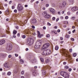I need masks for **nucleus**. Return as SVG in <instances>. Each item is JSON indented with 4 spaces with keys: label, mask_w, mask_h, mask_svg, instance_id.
<instances>
[{
    "label": "nucleus",
    "mask_w": 78,
    "mask_h": 78,
    "mask_svg": "<svg viewBox=\"0 0 78 78\" xmlns=\"http://www.w3.org/2000/svg\"><path fill=\"white\" fill-rule=\"evenodd\" d=\"M51 51L50 49H45L43 51V53H42V55L45 56L46 55H50L51 54Z\"/></svg>",
    "instance_id": "1"
},
{
    "label": "nucleus",
    "mask_w": 78,
    "mask_h": 78,
    "mask_svg": "<svg viewBox=\"0 0 78 78\" xmlns=\"http://www.w3.org/2000/svg\"><path fill=\"white\" fill-rule=\"evenodd\" d=\"M60 75L65 78H69V75L66 72L62 71L60 72Z\"/></svg>",
    "instance_id": "2"
},
{
    "label": "nucleus",
    "mask_w": 78,
    "mask_h": 78,
    "mask_svg": "<svg viewBox=\"0 0 78 78\" xmlns=\"http://www.w3.org/2000/svg\"><path fill=\"white\" fill-rule=\"evenodd\" d=\"M27 44L28 45H31L34 43V39L31 38H29L27 40Z\"/></svg>",
    "instance_id": "3"
},
{
    "label": "nucleus",
    "mask_w": 78,
    "mask_h": 78,
    "mask_svg": "<svg viewBox=\"0 0 78 78\" xmlns=\"http://www.w3.org/2000/svg\"><path fill=\"white\" fill-rule=\"evenodd\" d=\"M41 43L42 42L41 41H37L35 45V48H39L41 45Z\"/></svg>",
    "instance_id": "4"
},
{
    "label": "nucleus",
    "mask_w": 78,
    "mask_h": 78,
    "mask_svg": "<svg viewBox=\"0 0 78 78\" xmlns=\"http://www.w3.org/2000/svg\"><path fill=\"white\" fill-rule=\"evenodd\" d=\"M17 9L19 11H22L23 9V7L22 5L20 3H19L17 7Z\"/></svg>",
    "instance_id": "5"
},
{
    "label": "nucleus",
    "mask_w": 78,
    "mask_h": 78,
    "mask_svg": "<svg viewBox=\"0 0 78 78\" xmlns=\"http://www.w3.org/2000/svg\"><path fill=\"white\" fill-rule=\"evenodd\" d=\"M50 46V44L49 43H46L44 44L43 45V47L41 48V50H44V49H45V48H48V47Z\"/></svg>",
    "instance_id": "6"
},
{
    "label": "nucleus",
    "mask_w": 78,
    "mask_h": 78,
    "mask_svg": "<svg viewBox=\"0 0 78 78\" xmlns=\"http://www.w3.org/2000/svg\"><path fill=\"white\" fill-rule=\"evenodd\" d=\"M12 49V46L11 44L8 45L7 47V49L8 50H11Z\"/></svg>",
    "instance_id": "7"
},
{
    "label": "nucleus",
    "mask_w": 78,
    "mask_h": 78,
    "mask_svg": "<svg viewBox=\"0 0 78 78\" xmlns=\"http://www.w3.org/2000/svg\"><path fill=\"white\" fill-rule=\"evenodd\" d=\"M4 67L5 68H7V69H10V65H9L8 63H5L4 65Z\"/></svg>",
    "instance_id": "8"
},
{
    "label": "nucleus",
    "mask_w": 78,
    "mask_h": 78,
    "mask_svg": "<svg viewBox=\"0 0 78 78\" xmlns=\"http://www.w3.org/2000/svg\"><path fill=\"white\" fill-rule=\"evenodd\" d=\"M36 20L35 19H33L31 20L30 22L32 24L34 25V24H36Z\"/></svg>",
    "instance_id": "9"
},
{
    "label": "nucleus",
    "mask_w": 78,
    "mask_h": 78,
    "mask_svg": "<svg viewBox=\"0 0 78 78\" xmlns=\"http://www.w3.org/2000/svg\"><path fill=\"white\" fill-rule=\"evenodd\" d=\"M50 12H51L53 14H55V10L53 9H49Z\"/></svg>",
    "instance_id": "10"
},
{
    "label": "nucleus",
    "mask_w": 78,
    "mask_h": 78,
    "mask_svg": "<svg viewBox=\"0 0 78 78\" xmlns=\"http://www.w3.org/2000/svg\"><path fill=\"white\" fill-rule=\"evenodd\" d=\"M78 10V8L77 7H73L71 9V10L73 11H76Z\"/></svg>",
    "instance_id": "11"
},
{
    "label": "nucleus",
    "mask_w": 78,
    "mask_h": 78,
    "mask_svg": "<svg viewBox=\"0 0 78 78\" xmlns=\"http://www.w3.org/2000/svg\"><path fill=\"white\" fill-rule=\"evenodd\" d=\"M6 42L5 40H2L1 41H0V45H2L3 44H4Z\"/></svg>",
    "instance_id": "12"
},
{
    "label": "nucleus",
    "mask_w": 78,
    "mask_h": 78,
    "mask_svg": "<svg viewBox=\"0 0 78 78\" xmlns=\"http://www.w3.org/2000/svg\"><path fill=\"white\" fill-rule=\"evenodd\" d=\"M50 15L47 14L44 15V17L46 19H48L50 18Z\"/></svg>",
    "instance_id": "13"
},
{
    "label": "nucleus",
    "mask_w": 78,
    "mask_h": 78,
    "mask_svg": "<svg viewBox=\"0 0 78 78\" xmlns=\"http://www.w3.org/2000/svg\"><path fill=\"white\" fill-rule=\"evenodd\" d=\"M37 33L38 34L37 37H42V36H43V34H41V33H40V32L39 31H37Z\"/></svg>",
    "instance_id": "14"
},
{
    "label": "nucleus",
    "mask_w": 78,
    "mask_h": 78,
    "mask_svg": "<svg viewBox=\"0 0 78 78\" xmlns=\"http://www.w3.org/2000/svg\"><path fill=\"white\" fill-rule=\"evenodd\" d=\"M41 72H42V74L43 75H45L46 74V72L45 70V69H43L41 71Z\"/></svg>",
    "instance_id": "15"
},
{
    "label": "nucleus",
    "mask_w": 78,
    "mask_h": 78,
    "mask_svg": "<svg viewBox=\"0 0 78 78\" xmlns=\"http://www.w3.org/2000/svg\"><path fill=\"white\" fill-rule=\"evenodd\" d=\"M66 2L65 1H63L62 2V7H65V5H66Z\"/></svg>",
    "instance_id": "16"
},
{
    "label": "nucleus",
    "mask_w": 78,
    "mask_h": 78,
    "mask_svg": "<svg viewBox=\"0 0 78 78\" xmlns=\"http://www.w3.org/2000/svg\"><path fill=\"white\" fill-rule=\"evenodd\" d=\"M62 53L63 54H65V53H66V50L65 49H62Z\"/></svg>",
    "instance_id": "17"
},
{
    "label": "nucleus",
    "mask_w": 78,
    "mask_h": 78,
    "mask_svg": "<svg viewBox=\"0 0 78 78\" xmlns=\"http://www.w3.org/2000/svg\"><path fill=\"white\" fill-rule=\"evenodd\" d=\"M5 13L6 14L8 15L9 14V9L8 8L7 10L5 11Z\"/></svg>",
    "instance_id": "18"
},
{
    "label": "nucleus",
    "mask_w": 78,
    "mask_h": 78,
    "mask_svg": "<svg viewBox=\"0 0 78 78\" xmlns=\"http://www.w3.org/2000/svg\"><path fill=\"white\" fill-rule=\"evenodd\" d=\"M16 33H17V31L15 30H13V35H15V34H16Z\"/></svg>",
    "instance_id": "19"
},
{
    "label": "nucleus",
    "mask_w": 78,
    "mask_h": 78,
    "mask_svg": "<svg viewBox=\"0 0 78 78\" xmlns=\"http://www.w3.org/2000/svg\"><path fill=\"white\" fill-rule=\"evenodd\" d=\"M69 3H73L74 2V0H69Z\"/></svg>",
    "instance_id": "20"
},
{
    "label": "nucleus",
    "mask_w": 78,
    "mask_h": 78,
    "mask_svg": "<svg viewBox=\"0 0 78 78\" xmlns=\"http://www.w3.org/2000/svg\"><path fill=\"white\" fill-rule=\"evenodd\" d=\"M20 62L21 64H23V62H24L23 60L22 59H20Z\"/></svg>",
    "instance_id": "21"
},
{
    "label": "nucleus",
    "mask_w": 78,
    "mask_h": 78,
    "mask_svg": "<svg viewBox=\"0 0 78 78\" xmlns=\"http://www.w3.org/2000/svg\"><path fill=\"white\" fill-rule=\"evenodd\" d=\"M40 60L42 62H44V59L43 58H40Z\"/></svg>",
    "instance_id": "22"
},
{
    "label": "nucleus",
    "mask_w": 78,
    "mask_h": 78,
    "mask_svg": "<svg viewBox=\"0 0 78 78\" xmlns=\"http://www.w3.org/2000/svg\"><path fill=\"white\" fill-rule=\"evenodd\" d=\"M49 62L50 60H49V59H47L45 61V62L46 63H48V62Z\"/></svg>",
    "instance_id": "23"
},
{
    "label": "nucleus",
    "mask_w": 78,
    "mask_h": 78,
    "mask_svg": "<svg viewBox=\"0 0 78 78\" xmlns=\"http://www.w3.org/2000/svg\"><path fill=\"white\" fill-rule=\"evenodd\" d=\"M11 72H8L7 74V75H8L9 76V75H11Z\"/></svg>",
    "instance_id": "24"
},
{
    "label": "nucleus",
    "mask_w": 78,
    "mask_h": 78,
    "mask_svg": "<svg viewBox=\"0 0 78 78\" xmlns=\"http://www.w3.org/2000/svg\"><path fill=\"white\" fill-rule=\"evenodd\" d=\"M65 69H69V67L67 66H65Z\"/></svg>",
    "instance_id": "25"
},
{
    "label": "nucleus",
    "mask_w": 78,
    "mask_h": 78,
    "mask_svg": "<svg viewBox=\"0 0 78 78\" xmlns=\"http://www.w3.org/2000/svg\"><path fill=\"white\" fill-rule=\"evenodd\" d=\"M58 49H59V47L58 46H56L55 48V50H58Z\"/></svg>",
    "instance_id": "26"
},
{
    "label": "nucleus",
    "mask_w": 78,
    "mask_h": 78,
    "mask_svg": "<svg viewBox=\"0 0 78 78\" xmlns=\"http://www.w3.org/2000/svg\"><path fill=\"white\" fill-rule=\"evenodd\" d=\"M43 13H44V16L45 15H46V14H48L47 11H44L43 12Z\"/></svg>",
    "instance_id": "27"
},
{
    "label": "nucleus",
    "mask_w": 78,
    "mask_h": 78,
    "mask_svg": "<svg viewBox=\"0 0 78 78\" xmlns=\"http://www.w3.org/2000/svg\"><path fill=\"white\" fill-rule=\"evenodd\" d=\"M71 19L72 20H75V16L72 17L71 18Z\"/></svg>",
    "instance_id": "28"
},
{
    "label": "nucleus",
    "mask_w": 78,
    "mask_h": 78,
    "mask_svg": "<svg viewBox=\"0 0 78 78\" xmlns=\"http://www.w3.org/2000/svg\"><path fill=\"white\" fill-rule=\"evenodd\" d=\"M73 57H75L76 56V53H74L73 54Z\"/></svg>",
    "instance_id": "29"
},
{
    "label": "nucleus",
    "mask_w": 78,
    "mask_h": 78,
    "mask_svg": "<svg viewBox=\"0 0 78 78\" xmlns=\"http://www.w3.org/2000/svg\"><path fill=\"white\" fill-rule=\"evenodd\" d=\"M18 72V71L17 69H14V73H17Z\"/></svg>",
    "instance_id": "30"
},
{
    "label": "nucleus",
    "mask_w": 78,
    "mask_h": 78,
    "mask_svg": "<svg viewBox=\"0 0 78 78\" xmlns=\"http://www.w3.org/2000/svg\"><path fill=\"white\" fill-rule=\"evenodd\" d=\"M46 37H50V34H48L46 35Z\"/></svg>",
    "instance_id": "31"
},
{
    "label": "nucleus",
    "mask_w": 78,
    "mask_h": 78,
    "mask_svg": "<svg viewBox=\"0 0 78 78\" xmlns=\"http://www.w3.org/2000/svg\"><path fill=\"white\" fill-rule=\"evenodd\" d=\"M66 37L67 38H69V37H70V36L69 35H66Z\"/></svg>",
    "instance_id": "32"
},
{
    "label": "nucleus",
    "mask_w": 78,
    "mask_h": 78,
    "mask_svg": "<svg viewBox=\"0 0 78 78\" xmlns=\"http://www.w3.org/2000/svg\"><path fill=\"white\" fill-rule=\"evenodd\" d=\"M70 40H71V41H75V39H74V38H70Z\"/></svg>",
    "instance_id": "33"
},
{
    "label": "nucleus",
    "mask_w": 78,
    "mask_h": 78,
    "mask_svg": "<svg viewBox=\"0 0 78 78\" xmlns=\"http://www.w3.org/2000/svg\"><path fill=\"white\" fill-rule=\"evenodd\" d=\"M26 37V36L25 35H23L22 36V38L23 39H25Z\"/></svg>",
    "instance_id": "34"
},
{
    "label": "nucleus",
    "mask_w": 78,
    "mask_h": 78,
    "mask_svg": "<svg viewBox=\"0 0 78 78\" xmlns=\"http://www.w3.org/2000/svg\"><path fill=\"white\" fill-rule=\"evenodd\" d=\"M52 33H54L55 34H57V32L56 31H53L52 32Z\"/></svg>",
    "instance_id": "35"
},
{
    "label": "nucleus",
    "mask_w": 78,
    "mask_h": 78,
    "mask_svg": "<svg viewBox=\"0 0 78 78\" xmlns=\"http://www.w3.org/2000/svg\"><path fill=\"white\" fill-rule=\"evenodd\" d=\"M19 23L20 24V25H22V24H23V23H22V22L19 21Z\"/></svg>",
    "instance_id": "36"
},
{
    "label": "nucleus",
    "mask_w": 78,
    "mask_h": 78,
    "mask_svg": "<svg viewBox=\"0 0 78 78\" xmlns=\"http://www.w3.org/2000/svg\"><path fill=\"white\" fill-rule=\"evenodd\" d=\"M67 14H68V16H69V15H70V12L69 11V12H68Z\"/></svg>",
    "instance_id": "37"
},
{
    "label": "nucleus",
    "mask_w": 78,
    "mask_h": 78,
    "mask_svg": "<svg viewBox=\"0 0 78 78\" xmlns=\"http://www.w3.org/2000/svg\"><path fill=\"white\" fill-rule=\"evenodd\" d=\"M21 74L22 75H23L24 74V71H22L21 73Z\"/></svg>",
    "instance_id": "38"
},
{
    "label": "nucleus",
    "mask_w": 78,
    "mask_h": 78,
    "mask_svg": "<svg viewBox=\"0 0 78 78\" xmlns=\"http://www.w3.org/2000/svg\"><path fill=\"white\" fill-rule=\"evenodd\" d=\"M47 25H48V26H51V24L48 22V23Z\"/></svg>",
    "instance_id": "39"
},
{
    "label": "nucleus",
    "mask_w": 78,
    "mask_h": 78,
    "mask_svg": "<svg viewBox=\"0 0 78 78\" xmlns=\"http://www.w3.org/2000/svg\"><path fill=\"white\" fill-rule=\"evenodd\" d=\"M17 36H18V37H20V33H18L17 34Z\"/></svg>",
    "instance_id": "40"
},
{
    "label": "nucleus",
    "mask_w": 78,
    "mask_h": 78,
    "mask_svg": "<svg viewBox=\"0 0 78 78\" xmlns=\"http://www.w3.org/2000/svg\"><path fill=\"white\" fill-rule=\"evenodd\" d=\"M15 56L16 57H17V56H19V55L17 54H15Z\"/></svg>",
    "instance_id": "41"
},
{
    "label": "nucleus",
    "mask_w": 78,
    "mask_h": 78,
    "mask_svg": "<svg viewBox=\"0 0 78 78\" xmlns=\"http://www.w3.org/2000/svg\"><path fill=\"white\" fill-rule=\"evenodd\" d=\"M72 49L71 48L69 49V52H72Z\"/></svg>",
    "instance_id": "42"
},
{
    "label": "nucleus",
    "mask_w": 78,
    "mask_h": 78,
    "mask_svg": "<svg viewBox=\"0 0 78 78\" xmlns=\"http://www.w3.org/2000/svg\"><path fill=\"white\" fill-rule=\"evenodd\" d=\"M69 72H71L72 71V69L70 68L69 69Z\"/></svg>",
    "instance_id": "43"
},
{
    "label": "nucleus",
    "mask_w": 78,
    "mask_h": 78,
    "mask_svg": "<svg viewBox=\"0 0 78 78\" xmlns=\"http://www.w3.org/2000/svg\"><path fill=\"white\" fill-rule=\"evenodd\" d=\"M68 18H69V16H66L65 17L66 19H68Z\"/></svg>",
    "instance_id": "44"
},
{
    "label": "nucleus",
    "mask_w": 78,
    "mask_h": 78,
    "mask_svg": "<svg viewBox=\"0 0 78 78\" xmlns=\"http://www.w3.org/2000/svg\"><path fill=\"white\" fill-rule=\"evenodd\" d=\"M32 28H33V29H34V28H35V27H34V26H32Z\"/></svg>",
    "instance_id": "45"
},
{
    "label": "nucleus",
    "mask_w": 78,
    "mask_h": 78,
    "mask_svg": "<svg viewBox=\"0 0 78 78\" xmlns=\"http://www.w3.org/2000/svg\"><path fill=\"white\" fill-rule=\"evenodd\" d=\"M35 74H36V73H33V75L34 76H35L36 75Z\"/></svg>",
    "instance_id": "46"
},
{
    "label": "nucleus",
    "mask_w": 78,
    "mask_h": 78,
    "mask_svg": "<svg viewBox=\"0 0 78 78\" xmlns=\"http://www.w3.org/2000/svg\"><path fill=\"white\" fill-rule=\"evenodd\" d=\"M12 55H9L8 56L9 58H11Z\"/></svg>",
    "instance_id": "47"
},
{
    "label": "nucleus",
    "mask_w": 78,
    "mask_h": 78,
    "mask_svg": "<svg viewBox=\"0 0 78 78\" xmlns=\"http://www.w3.org/2000/svg\"><path fill=\"white\" fill-rule=\"evenodd\" d=\"M43 30H45L46 29V27H43Z\"/></svg>",
    "instance_id": "48"
},
{
    "label": "nucleus",
    "mask_w": 78,
    "mask_h": 78,
    "mask_svg": "<svg viewBox=\"0 0 78 78\" xmlns=\"http://www.w3.org/2000/svg\"><path fill=\"white\" fill-rule=\"evenodd\" d=\"M55 17H53L52 18V20H55Z\"/></svg>",
    "instance_id": "49"
},
{
    "label": "nucleus",
    "mask_w": 78,
    "mask_h": 78,
    "mask_svg": "<svg viewBox=\"0 0 78 78\" xmlns=\"http://www.w3.org/2000/svg\"><path fill=\"white\" fill-rule=\"evenodd\" d=\"M1 56H4L5 54H1Z\"/></svg>",
    "instance_id": "50"
},
{
    "label": "nucleus",
    "mask_w": 78,
    "mask_h": 78,
    "mask_svg": "<svg viewBox=\"0 0 78 78\" xmlns=\"http://www.w3.org/2000/svg\"><path fill=\"white\" fill-rule=\"evenodd\" d=\"M14 12H15L16 13L17 12V10H14Z\"/></svg>",
    "instance_id": "51"
},
{
    "label": "nucleus",
    "mask_w": 78,
    "mask_h": 78,
    "mask_svg": "<svg viewBox=\"0 0 78 78\" xmlns=\"http://www.w3.org/2000/svg\"><path fill=\"white\" fill-rule=\"evenodd\" d=\"M48 6H49V4H47L46 5V7H48Z\"/></svg>",
    "instance_id": "52"
},
{
    "label": "nucleus",
    "mask_w": 78,
    "mask_h": 78,
    "mask_svg": "<svg viewBox=\"0 0 78 78\" xmlns=\"http://www.w3.org/2000/svg\"><path fill=\"white\" fill-rule=\"evenodd\" d=\"M16 29H19V27L17 26L16 27Z\"/></svg>",
    "instance_id": "53"
},
{
    "label": "nucleus",
    "mask_w": 78,
    "mask_h": 78,
    "mask_svg": "<svg viewBox=\"0 0 78 78\" xmlns=\"http://www.w3.org/2000/svg\"><path fill=\"white\" fill-rule=\"evenodd\" d=\"M75 31H76V30H73V31H72V32L73 33H75Z\"/></svg>",
    "instance_id": "54"
},
{
    "label": "nucleus",
    "mask_w": 78,
    "mask_h": 78,
    "mask_svg": "<svg viewBox=\"0 0 78 78\" xmlns=\"http://www.w3.org/2000/svg\"><path fill=\"white\" fill-rule=\"evenodd\" d=\"M13 37H14V38H16V35H13Z\"/></svg>",
    "instance_id": "55"
},
{
    "label": "nucleus",
    "mask_w": 78,
    "mask_h": 78,
    "mask_svg": "<svg viewBox=\"0 0 78 78\" xmlns=\"http://www.w3.org/2000/svg\"><path fill=\"white\" fill-rule=\"evenodd\" d=\"M57 32H58V33H59V32H60V30H58Z\"/></svg>",
    "instance_id": "56"
},
{
    "label": "nucleus",
    "mask_w": 78,
    "mask_h": 78,
    "mask_svg": "<svg viewBox=\"0 0 78 78\" xmlns=\"http://www.w3.org/2000/svg\"><path fill=\"white\" fill-rule=\"evenodd\" d=\"M6 73L5 72H3L2 73V75H5Z\"/></svg>",
    "instance_id": "57"
},
{
    "label": "nucleus",
    "mask_w": 78,
    "mask_h": 78,
    "mask_svg": "<svg viewBox=\"0 0 78 78\" xmlns=\"http://www.w3.org/2000/svg\"><path fill=\"white\" fill-rule=\"evenodd\" d=\"M72 28L73 29H74V28H75V26H72Z\"/></svg>",
    "instance_id": "58"
},
{
    "label": "nucleus",
    "mask_w": 78,
    "mask_h": 78,
    "mask_svg": "<svg viewBox=\"0 0 78 78\" xmlns=\"http://www.w3.org/2000/svg\"><path fill=\"white\" fill-rule=\"evenodd\" d=\"M60 38L61 40H63V38L62 37H60Z\"/></svg>",
    "instance_id": "59"
},
{
    "label": "nucleus",
    "mask_w": 78,
    "mask_h": 78,
    "mask_svg": "<svg viewBox=\"0 0 78 78\" xmlns=\"http://www.w3.org/2000/svg\"><path fill=\"white\" fill-rule=\"evenodd\" d=\"M59 20V18H57L56 20V22H58Z\"/></svg>",
    "instance_id": "60"
},
{
    "label": "nucleus",
    "mask_w": 78,
    "mask_h": 78,
    "mask_svg": "<svg viewBox=\"0 0 78 78\" xmlns=\"http://www.w3.org/2000/svg\"><path fill=\"white\" fill-rule=\"evenodd\" d=\"M12 3V1H10L9 2V4H11Z\"/></svg>",
    "instance_id": "61"
},
{
    "label": "nucleus",
    "mask_w": 78,
    "mask_h": 78,
    "mask_svg": "<svg viewBox=\"0 0 78 78\" xmlns=\"http://www.w3.org/2000/svg\"><path fill=\"white\" fill-rule=\"evenodd\" d=\"M33 35L34 36H36V33H33Z\"/></svg>",
    "instance_id": "62"
},
{
    "label": "nucleus",
    "mask_w": 78,
    "mask_h": 78,
    "mask_svg": "<svg viewBox=\"0 0 78 78\" xmlns=\"http://www.w3.org/2000/svg\"><path fill=\"white\" fill-rule=\"evenodd\" d=\"M2 37H6V35H2Z\"/></svg>",
    "instance_id": "63"
},
{
    "label": "nucleus",
    "mask_w": 78,
    "mask_h": 78,
    "mask_svg": "<svg viewBox=\"0 0 78 78\" xmlns=\"http://www.w3.org/2000/svg\"><path fill=\"white\" fill-rule=\"evenodd\" d=\"M21 78H24V76H21Z\"/></svg>",
    "instance_id": "64"
}]
</instances>
